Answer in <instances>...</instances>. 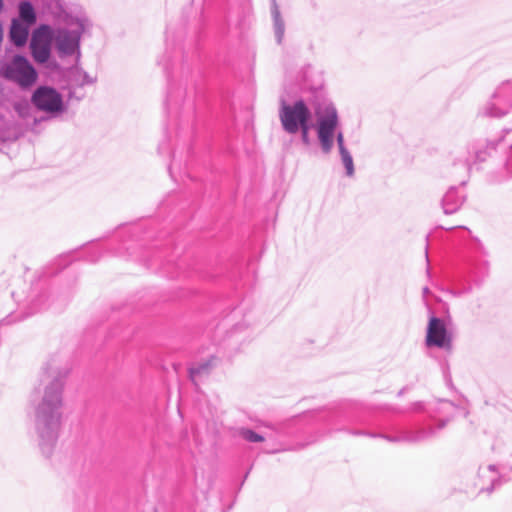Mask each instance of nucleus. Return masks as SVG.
<instances>
[{
    "mask_svg": "<svg viewBox=\"0 0 512 512\" xmlns=\"http://www.w3.org/2000/svg\"><path fill=\"white\" fill-rule=\"evenodd\" d=\"M234 435L242 438L247 442L252 443L263 442L265 440V438L262 435L256 433L251 429L243 427L234 429Z\"/></svg>",
    "mask_w": 512,
    "mask_h": 512,
    "instance_id": "nucleus-10",
    "label": "nucleus"
},
{
    "mask_svg": "<svg viewBox=\"0 0 512 512\" xmlns=\"http://www.w3.org/2000/svg\"><path fill=\"white\" fill-rule=\"evenodd\" d=\"M309 129H310V126H309V123L301 126V128L299 129V131H301V136H302V141L308 145L310 143V139H309Z\"/></svg>",
    "mask_w": 512,
    "mask_h": 512,
    "instance_id": "nucleus-13",
    "label": "nucleus"
},
{
    "mask_svg": "<svg viewBox=\"0 0 512 512\" xmlns=\"http://www.w3.org/2000/svg\"><path fill=\"white\" fill-rule=\"evenodd\" d=\"M34 104L43 111L55 112L62 106L61 96L52 88L41 87L33 94Z\"/></svg>",
    "mask_w": 512,
    "mask_h": 512,
    "instance_id": "nucleus-6",
    "label": "nucleus"
},
{
    "mask_svg": "<svg viewBox=\"0 0 512 512\" xmlns=\"http://www.w3.org/2000/svg\"><path fill=\"white\" fill-rule=\"evenodd\" d=\"M55 41L58 50L63 54H72L77 46L75 38L67 31H59Z\"/></svg>",
    "mask_w": 512,
    "mask_h": 512,
    "instance_id": "nucleus-7",
    "label": "nucleus"
},
{
    "mask_svg": "<svg viewBox=\"0 0 512 512\" xmlns=\"http://www.w3.org/2000/svg\"><path fill=\"white\" fill-rule=\"evenodd\" d=\"M340 154L342 157L343 164L347 170V174L352 175L354 168H353V160H352L351 155L349 154V152L346 149H342V152H340Z\"/></svg>",
    "mask_w": 512,
    "mask_h": 512,
    "instance_id": "nucleus-12",
    "label": "nucleus"
},
{
    "mask_svg": "<svg viewBox=\"0 0 512 512\" xmlns=\"http://www.w3.org/2000/svg\"><path fill=\"white\" fill-rule=\"evenodd\" d=\"M3 75L18 82L21 86H30L37 79V73L30 63L21 56H16L10 65L2 68Z\"/></svg>",
    "mask_w": 512,
    "mask_h": 512,
    "instance_id": "nucleus-3",
    "label": "nucleus"
},
{
    "mask_svg": "<svg viewBox=\"0 0 512 512\" xmlns=\"http://www.w3.org/2000/svg\"><path fill=\"white\" fill-rule=\"evenodd\" d=\"M20 16L28 24H33L35 22L34 9L30 3L23 2L20 4Z\"/></svg>",
    "mask_w": 512,
    "mask_h": 512,
    "instance_id": "nucleus-11",
    "label": "nucleus"
},
{
    "mask_svg": "<svg viewBox=\"0 0 512 512\" xmlns=\"http://www.w3.org/2000/svg\"><path fill=\"white\" fill-rule=\"evenodd\" d=\"M54 402H55L56 405H58L60 403V397H59L58 394L56 395V397L54 399Z\"/></svg>",
    "mask_w": 512,
    "mask_h": 512,
    "instance_id": "nucleus-15",
    "label": "nucleus"
},
{
    "mask_svg": "<svg viewBox=\"0 0 512 512\" xmlns=\"http://www.w3.org/2000/svg\"><path fill=\"white\" fill-rule=\"evenodd\" d=\"M51 39L52 32L48 26H41L33 33L30 47L37 62L44 63L49 59Z\"/></svg>",
    "mask_w": 512,
    "mask_h": 512,
    "instance_id": "nucleus-4",
    "label": "nucleus"
},
{
    "mask_svg": "<svg viewBox=\"0 0 512 512\" xmlns=\"http://www.w3.org/2000/svg\"><path fill=\"white\" fill-rule=\"evenodd\" d=\"M214 367V360L210 359L207 362L200 364L198 367L190 371L192 380L197 384L204 378L209 377Z\"/></svg>",
    "mask_w": 512,
    "mask_h": 512,
    "instance_id": "nucleus-9",
    "label": "nucleus"
},
{
    "mask_svg": "<svg viewBox=\"0 0 512 512\" xmlns=\"http://www.w3.org/2000/svg\"><path fill=\"white\" fill-rule=\"evenodd\" d=\"M337 143H338L340 152H342V149H345V147H344V137L341 132L337 134Z\"/></svg>",
    "mask_w": 512,
    "mask_h": 512,
    "instance_id": "nucleus-14",
    "label": "nucleus"
},
{
    "mask_svg": "<svg viewBox=\"0 0 512 512\" xmlns=\"http://www.w3.org/2000/svg\"><path fill=\"white\" fill-rule=\"evenodd\" d=\"M10 37L17 46L24 45L28 37V27L14 20L10 30Z\"/></svg>",
    "mask_w": 512,
    "mask_h": 512,
    "instance_id": "nucleus-8",
    "label": "nucleus"
},
{
    "mask_svg": "<svg viewBox=\"0 0 512 512\" xmlns=\"http://www.w3.org/2000/svg\"><path fill=\"white\" fill-rule=\"evenodd\" d=\"M426 345L428 347L436 346L440 348L450 346V337L447 334L445 324L439 318L432 317L429 320Z\"/></svg>",
    "mask_w": 512,
    "mask_h": 512,
    "instance_id": "nucleus-5",
    "label": "nucleus"
},
{
    "mask_svg": "<svg viewBox=\"0 0 512 512\" xmlns=\"http://www.w3.org/2000/svg\"><path fill=\"white\" fill-rule=\"evenodd\" d=\"M317 116V134L321 147L328 153L333 147V138L338 126V115L335 107L324 105L315 110Z\"/></svg>",
    "mask_w": 512,
    "mask_h": 512,
    "instance_id": "nucleus-1",
    "label": "nucleus"
},
{
    "mask_svg": "<svg viewBox=\"0 0 512 512\" xmlns=\"http://www.w3.org/2000/svg\"><path fill=\"white\" fill-rule=\"evenodd\" d=\"M279 117L283 129L290 134H295L301 126L309 123L311 113L305 102L298 100L292 105L283 104Z\"/></svg>",
    "mask_w": 512,
    "mask_h": 512,
    "instance_id": "nucleus-2",
    "label": "nucleus"
},
{
    "mask_svg": "<svg viewBox=\"0 0 512 512\" xmlns=\"http://www.w3.org/2000/svg\"><path fill=\"white\" fill-rule=\"evenodd\" d=\"M2 7H3L2 0H0V10L2 9Z\"/></svg>",
    "mask_w": 512,
    "mask_h": 512,
    "instance_id": "nucleus-16",
    "label": "nucleus"
}]
</instances>
